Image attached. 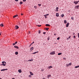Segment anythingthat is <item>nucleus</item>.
<instances>
[{"mask_svg": "<svg viewBox=\"0 0 79 79\" xmlns=\"http://www.w3.org/2000/svg\"><path fill=\"white\" fill-rule=\"evenodd\" d=\"M62 53H59L58 54V55H61Z\"/></svg>", "mask_w": 79, "mask_h": 79, "instance_id": "24", "label": "nucleus"}, {"mask_svg": "<svg viewBox=\"0 0 79 79\" xmlns=\"http://www.w3.org/2000/svg\"><path fill=\"white\" fill-rule=\"evenodd\" d=\"M48 77H50V76H51V75H48Z\"/></svg>", "mask_w": 79, "mask_h": 79, "instance_id": "36", "label": "nucleus"}, {"mask_svg": "<svg viewBox=\"0 0 79 79\" xmlns=\"http://www.w3.org/2000/svg\"><path fill=\"white\" fill-rule=\"evenodd\" d=\"M33 61V59H31V61Z\"/></svg>", "mask_w": 79, "mask_h": 79, "instance_id": "38", "label": "nucleus"}, {"mask_svg": "<svg viewBox=\"0 0 79 79\" xmlns=\"http://www.w3.org/2000/svg\"><path fill=\"white\" fill-rule=\"evenodd\" d=\"M48 40H49L50 39V38H49V37H48Z\"/></svg>", "mask_w": 79, "mask_h": 79, "instance_id": "39", "label": "nucleus"}, {"mask_svg": "<svg viewBox=\"0 0 79 79\" xmlns=\"http://www.w3.org/2000/svg\"><path fill=\"white\" fill-rule=\"evenodd\" d=\"M63 59H64V60H66V58H63Z\"/></svg>", "mask_w": 79, "mask_h": 79, "instance_id": "47", "label": "nucleus"}, {"mask_svg": "<svg viewBox=\"0 0 79 79\" xmlns=\"http://www.w3.org/2000/svg\"><path fill=\"white\" fill-rule=\"evenodd\" d=\"M75 68H79V65H78L77 66H75Z\"/></svg>", "mask_w": 79, "mask_h": 79, "instance_id": "20", "label": "nucleus"}, {"mask_svg": "<svg viewBox=\"0 0 79 79\" xmlns=\"http://www.w3.org/2000/svg\"><path fill=\"white\" fill-rule=\"evenodd\" d=\"M12 79H15V78H12Z\"/></svg>", "mask_w": 79, "mask_h": 79, "instance_id": "58", "label": "nucleus"}, {"mask_svg": "<svg viewBox=\"0 0 79 79\" xmlns=\"http://www.w3.org/2000/svg\"><path fill=\"white\" fill-rule=\"evenodd\" d=\"M41 31H40H40H39L38 32H39V34H40Z\"/></svg>", "mask_w": 79, "mask_h": 79, "instance_id": "30", "label": "nucleus"}, {"mask_svg": "<svg viewBox=\"0 0 79 79\" xmlns=\"http://www.w3.org/2000/svg\"><path fill=\"white\" fill-rule=\"evenodd\" d=\"M43 34H46V32H43Z\"/></svg>", "mask_w": 79, "mask_h": 79, "instance_id": "43", "label": "nucleus"}, {"mask_svg": "<svg viewBox=\"0 0 79 79\" xmlns=\"http://www.w3.org/2000/svg\"><path fill=\"white\" fill-rule=\"evenodd\" d=\"M31 46V44L30 45V46H29V47H30Z\"/></svg>", "mask_w": 79, "mask_h": 79, "instance_id": "57", "label": "nucleus"}, {"mask_svg": "<svg viewBox=\"0 0 79 79\" xmlns=\"http://www.w3.org/2000/svg\"><path fill=\"white\" fill-rule=\"evenodd\" d=\"M18 16V15H14L13 16L14 18H15V17H17V16Z\"/></svg>", "mask_w": 79, "mask_h": 79, "instance_id": "13", "label": "nucleus"}, {"mask_svg": "<svg viewBox=\"0 0 79 79\" xmlns=\"http://www.w3.org/2000/svg\"><path fill=\"white\" fill-rule=\"evenodd\" d=\"M34 8H37V7L36 6H34Z\"/></svg>", "mask_w": 79, "mask_h": 79, "instance_id": "35", "label": "nucleus"}, {"mask_svg": "<svg viewBox=\"0 0 79 79\" xmlns=\"http://www.w3.org/2000/svg\"><path fill=\"white\" fill-rule=\"evenodd\" d=\"M58 9H59L58 7H56V10L57 11H58Z\"/></svg>", "mask_w": 79, "mask_h": 79, "instance_id": "17", "label": "nucleus"}, {"mask_svg": "<svg viewBox=\"0 0 79 79\" xmlns=\"http://www.w3.org/2000/svg\"><path fill=\"white\" fill-rule=\"evenodd\" d=\"M46 26H50V25L49 24H46L45 25Z\"/></svg>", "mask_w": 79, "mask_h": 79, "instance_id": "11", "label": "nucleus"}, {"mask_svg": "<svg viewBox=\"0 0 79 79\" xmlns=\"http://www.w3.org/2000/svg\"><path fill=\"white\" fill-rule=\"evenodd\" d=\"M38 5L39 6H40L42 5V4H38Z\"/></svg>", "mask_w": 79, "mask_h": 79, "instance_id": "25", "label": "nucleus"}, {"mask_svg": "<svg viewBox=\"0 0 79 79\" xmlns=\"http://www.w3.org/2000/svg\"><path fill=\"white\" fill-rule=\"evenodd\" d=\"M44 16H45V18H47V16L46 15H44Z\"/></svg>", "mask_w": 79, "mask_h": 79, "instance_id": "27", "label": "nucleus"}, {"mask_svg": "<svg viewBox=\"0 0 79 79\" xmlns=\"http://www.w3.org/2000/svg\"><path fill=\"white\" fill-rule=\"evenodd\" d=\"M15 48H18V47L17 46H14Z\"/></svg>", "mask_w": 79, "mask_h": 79, "instance_id": "10", "label": "nucleus"}, {"mask_svg": "<svg viewBox=\"0 0 79 79\" xmlns=\"http://www.w3.org/2000/svg\"><path fill=\"white\" fill-rule=\"evenodd\" d=\"M1 34H2V32H1L0 33V35H1Z\"/></svg>", "mask_w": 79, "mask_h": 79, "instance_id": "49", "label": "nucleus"}, {"mask_svg": "<svg viewBox=\"0 0 79 79\" xmlns=\"http://www.w3.org/2000/svg\"><path fill=\"white\" fill-rule=\"evenodd\" d=\"M38 52H39L37 51L32 53V54H35V53H38Z\"/></svg>", "mask_w": 79, "mask_h": 79, "instance_id": "12", "label": "nucleus"}, {"mask_svg": "<svg viewBox=\"0 0 79 79\" xmlns=\"http://www.w3.org/2000/svg\"><path fill=\"white\" fill-rule=\"evenodd\" d=\"M23 2H26V0H23Z\"/></svg>", "mask_w": 79, "mask_h": 79, "instance_id": "44", "label": "nucleus"}, {"mask_svg": "<svg viewBox=\"0 0 79 79\" xmlns=\"http://www.w3.org/2000/svg\"><path fill=\"white\" fill-rule=\"evenodd\" d=\"M74 3H75V4H77L78 3V1H75L74 2Z\"/></svg>", "mask_w": 79, "mask_h": 79, "instance_id": "9", "label": "nucleus"}, {"mask_svg": "<svg viewBox=\"0 0 79 79\" xmlns=\"http://www.w3.org/2000/svg\"><path fill=\"white\" fill-rule=\"evenodd\" d=\"M7 70H8V69H2L1 71H7Z\"/></svg>", "mask_w": 79, "mask_h": 79, "instance_id": "3", "label": "nucleus"}, {"mask_svg": "<svg viewBox=\"0 0 79 79\" xmlns=\"http://www.w3.org/2000/svg\"><path fill=\"white\" fill-rule=\"evenodd\" d=\"M69 23H67L66 25V27H68V26H69Z\"/></svg>", "mask_w": 79, "mask_h": 79, "instance_id": "5", "label": "nucleus"}, {"mask_svg": "<svg viewBox=\"0 0 79 79\" xmlns=\"http://www.w3.org/2000/svg\"><path fill=\"white\" fill-rule=\"evenodd\" d=\"M64 23L65 24H66L67 23V21L66 20H64Z\"/></svg>", "mask_w": 79, "mask_h": 79, "instance_id": "18", "label": "nucleus"}, {"mask_svg": "<svg viewBox=\"0 0 79 79\" xmlns=\"http://www.w3.org/2000/svg\"><path fill=\"white\" fill-rule=\"evenodd\" d=\"M30 73L31 76H33L34 75V74H33L31 72H30Z\"/></svg>", "mask_w": 79, "mask_h": 79, "instance_id": "6", "label": "nucleus"}, {"mask_svg": "<svg viewBox=\"0 0 79 79\" xmlns=\"http://www.w3.org/2000/svg\"><path fill=\"white\" fill-rule=\"evenodd\" d=\"M16 2H18V0H15Z\"/></svg>", "mask_w": 79, "mask_h": 79, "instance_id": "48", "label": "nucleus"}, {"mask_svg": "<svg viewBox=\"0 0 79 79\" xmlns=\"http://www.w3.org/2000/svg\"><path fill=\"white\" fill-rule=\"evenodd\" d=\"M71 64H72L71 63H69V66H71Z\"/></svg>", "mask_w": 79, "mask_h": 79, "instance_id": "26", "label": "nucleus"}, {"mask_svg": "<svg viewBox=\"0 0 79 79\" xmlns=\"http://www.w3.org/2000/svg\"><path fill=\"white\" fill-rule=\"evenodd\" d=\"M18 72L19 73H21V72H22V71H21V69H19L18 70Z\"/></svg>", "mask_w": 79, "mask_h": 79, "instance_id": "8", "label": "nucleus"}, {"mask_svg": "<svg viewBox=\"0 0 79 79\" xmlns=\"http://www.w3.org/2000/svg\"><path fill=\"white\" fill-rule=\"evenodd\" d=\"M21 15H23V14H21Z\"/></svg>", "mask_w": 79, "mask_h": 79, "instance_id": "54", "label": "nucleus"}, {"mask_svg": "<svg viewBox=\"0 0 79 79\" xmlns=\"http://www.w3.org/2000/svg\"><path fill=\"white\" fill-rule=\"evenodd\" d=\"M43 79H44V78H43Z\"/></svg>", "mask_w": 79, "mask_h": 79, "instance_id": "61", "label": "nucleus"}, {"mask_svg": "<svg viewBox=\"0 0 79 79\" xmlns=\"http://www.w3.org/2000/svg\"><path fill=\"white\" fill-rule=\"evenodd\" d=\"M33 49H34V47H32L31 48L30 50H33Z\"/></svg>", "mask_w": 79, "mask_h": 79, "instance_id": "23", "label": "nucleus"}, {"mask_svg": "<svg viewBox=\"0 0 79 79\" xmlns=\"http://www.w3.org/2000/svg\"><path fill=\"white\" fill-rule=\"evenodd\" d=\"M18 43V42L16 41L15 42V44H17Z\"/></svg>", "mask_w": 79, "mask_h": 79, "instance_id": "42", "label": "nucleus"}, {"mask_svg": "<svg viewBox=\"0 0 79 79\" xmlns=\"http://www.w3.org/2000/svg\"><path fill=\"white\" fill-rule=\"evenodd\" d=\"M28 77H31V75H29L28 76Z\"/></svg>", "mask_w": 79, "mask_h": 79, "instance_id": "34", "label": "nucleus"}, {"mask_svg": "<svg viewBox=\"0 0 79 79\" xmlns=\"http://www.w3.org/2000/svg\"><path fill=\"white\" fill-rule=\"evenodd\" d=\"M0 79H2V78H0Z\"/></svg>", "mask_w": 79, "mask_h": 79, "instance_id": "60", "label": "nucleus"}, {"mask_svg": "<svg viewBox=\"0 0 79 79\" xmlns=\"http://www.w3.org/2000/svg\"><path fill=\"white\" fill-rule=\"evenodd\" d=\"M54 35H56V34H54Z\"/></svg>", "mask_w": 79, "mask_h": 79, "instance_id": "56", "label": "nucleus"}, {"mask_svg": "<svg viewBox=\"0 0 79 79\" xmlns=\"http://www.w3.org/2000/svg\"><path fill=\"white\" fill-rule=\"evenodd\" d=\"M46 30V31H48V29H49V28H45Z\"/></svg>", "mask_w": 79, "mask_h": 79, "instance_id": "16", "label": "nucleus"}, {"mask_svg": "<svg viewBox=\"0 0 79 79\" xmlns=\"http://www.w3.org/2000/svg\"><path fill=\"white\" fill-rule=\"evenodd\" d=\"M32 44H33L32 43L31 44V45H32Z\"/></svg>", "mask_w": 79, "mask_h": 79, "instance_id": "51", "label": "nucleus"}, {"mask_svg": "<svg viewBox=\"0 0 79 79\" xmlns=\"http://www.w3.org/2000/svg\"><path fill=\"white\" fill-rule=\"evenodd\" d=\"M71 19L72 20H74V17H72L71 18Z\"/></svg>", "mask_w": 79, "mask_h": 79, "instance_id": "29", "label": "nucleus"}, {"mask_svg": "<svg viewBox=\"0 0 79 79\" xmlns=\"http://www.w3.org/2000/svg\"><path fill=\"white\" fill-rule=\"evenodd\" d=\"M78 37L79 36V33H78Z\"/></svg>", "mask_w": 79, "mask_h": 79, "instance_id": "50", "label": "nucleus"}, {"mask_svg": "<svg viewBox=\"0 0 79 79\" xmlns=\"http://www.w3.org/2000/svg\"><path fill=\"white\" fill-rule=\"evenodd\" d=\"M78 37V38H79V36Z\"/></svg>", "mask_w": 79, "mask_h": 79, "instance_id": "59", "label": "nucleus"}, {"mask_svg": "<svg viewBox=\"0 0 79 79\" xmlns=\"http://www.w3.org/2000/svg\"><path fill=\"white\" fill-rule=\"evenodd\" d=\"M79 6H76L75 7V8H79Z\"/></svg>", "mask_w": 79, "mask_h": 79, "instance_id": "21", "label": "nucleus"}, {"mask_svg": "<svg viewBox=\"0 0 79 79\" xmlns=\"http://www.w3.org/2000/svg\"><path fill=\"white\" fill-rule=\"evenodd\" d=\"M64 16V14H62L61 16L62 18H63V17Z\"/></svg>", "mask_w": 79, "mask_h": 79, "instance_id": "22", "label": "nucleus"}, {"mask_svg": "<svg viewBox=\"0 0 79 79\" xmlns=\"http://www.w3.org/2000/svg\"><path fill=\"white\" fill-rule=\"evenodd\" d=\"M16 45V44H15V43L13 44V45Z\"/></svg>", "mask_w": 79, "mask_h": 79, "instance_id": "33", "label": "nucleus"}, {"mask_svg": "<svg viewBox=\"0 0 79 79\" xmlns=\"http://www.w3.org/2000/svg\"><path fill=\"white\" fill-rule=\"evenodd\" d=\"M32 44H34V42H33L32 43Z\"/></svg>", "mask_w": 79, "mask_h": 79, "instance_id": "52", "label": "nucleus"}, {"mask_svg": "<svg viewBox=\"0 0 79 79\" xmlns=\"http://www.w3.org/2000/svg\"><path fill=\"white\" fill-rule=\"evenodd\" d=\"M0 26H1V27H3V24H1L0 25Z\"/></svg>", "mask_w": 79, "mask_h": 79, "instance_id": "15", "label": "nucleus"}, {"mask_svg": "<svg viewBox=\"0 0 79 79\" xmlns=\"http://www.w3.org/2000/svg\"><path fill=\"white\" fill-rule=\"evenodd\" d=\"M28 61H31V60H28Z\"/></svg>", "mask_w": 79, "mask_h": 79, "instance_id": "40", "label": "nucleus"}, {"mask_svg": "<svg viewBox=\"0 0 79 79\" xmlns=\"http://www.w3.org/2000/svg\"><path fill=\"white\" fill-rule=\"evenodd\" d=\"M73 38H76V36H74Z\"/></svg>", "mask_w": 79, "mask_h": 79, "instance_id": "46", "label": "nucleus"}, {"mask_svg": "<svg viewBox=\"0 0 79 79\" xmlns=\"http://www.w3.org/2000/svg\"><path fill=\"white\" fill-rule=\"evenodd\" d=\"M38 27H40V26H41V25H38Z\"/></svg>", "mask_w": 79, "mask_h": 79, "instance_id": "45", "label": "nucleus"}, {"mask_svg": "<svg viewBox=\"0 0 79 79\" xmlns=\"http://www.w3.org/2000/svg\"><path fill=\"white\" fill-rule=\"evenodd\" d=\"M56 16H57V17H58V16H59V13H56Z\"/></svg>", "mask_w": 79, "mask_h": 79, "instance_id": "7", "label": "nucleus"}, {"mask_svg": "<svg viewBox=\"0 0 79 79\" xmlns=\"http://www.w3.org/2000/svg\"><path fill=\"white\" fill-rule=\"evenodd\" d=\"M60 37H58L57 38V40H60Z\"/></svg>", "mask_w": 79, "mask_h": 79, "instance_id": "32", "label": "nucleus"}, {"mask_svg": "<svg viewBox=\"0 0 79 79\" xmlns=\"http://www.w3.org/2000/svg\"><path fill=\"white\" fill-rule=\"evenodd\" d=\"M70 38H71V35L69 37V39H70Z\"/></svg>", "mask_w": 79, "mask_h": 79, "instance_id": "41", "label": "nucleus"}, {"mask_svg": "<svg viewBox=\"0 0 79 79\" xmlns=\"http://www.w3.org/2000/svg\"><path fill=\"white\" fill-rule=\"evenodd\" d=\"M53 68L52 66H50L49 67H48V68H49V69H50V68Z\"/></svg>", "mask_w": 79, "mask_h": 79, "instance_id": "14", "label": "nucleus"}, {"mask_svg": "<svg viewBox=\"0 0 79 79\" xmlns=\"http://www.w3.org/2000/svg\"><path fill=\"white\" fill-rule=\"evenodd\" d=\"M20 4H23V2H20Z\"/></svg>", "mask_w": 79, "mask_h": 79, "instance_id": "31", "label": "nucleus"}, {"mask_svg": "<svg viewBox=\"0 0 79 79\" xmlns=\"http://www.w3.org/2000/svg\"><path fill=\"white\" fill-rule=\"evenodd\" d=\"M46 16H48V15H49V14H47L46 15H45Z\"/></svg>", "mask_w": 79, "mask_h": 79, "instance_id": "37", "label": "nucleus"}, {"mask_svg": "<svg viewBox=\"0 0 79 79\" xmlns=\"http://www.w3.org/2000/svg\"><path fill=\"white\" fill-rule=\"evenodd\" d=\"M15 29H19V27L17 25H16L15 27Z\"/></svg>", "mask_w": 79, "mask_h": 79, "instance_id": "4", "label": "nucleus"}, {"mask_svg": "<svg viewBox=\"0 0 79 79\" xmlns=\"http://www.w3.org/2000/svg\"><path fill=\"white\" fill-rule=\"evenodd\" d=\"M74 34H75V33H73V35H74Z\"/></svg>", "mask_w": 79, "mask_h": 79, "instance_id": "53", "label": "nucleus"}, {"mask_svg": "<svg viewBox=\"0 0 79 79\" xmlns=\"http://www.w3.org/2000/svg\"><path fill=\"white\" fill-rule=\"evenodd\" d=\"M15 55H18V52H15Z\"/></svg>", "mask_w": 79, "mask_h": 79, "instance_id": "19", "label": "nucleus"}, {"mask_svg": "<svg viewBox=\"0 0 79 79\" xmlns=\"http://www.w3.org/2000/svg\"><path fill=\"white\" fill-rule=\"evenodd\" d=\"M66 66L67 67L69 66V64H66Z\"/></svg>", "mask_w": 79, "mask_h": 79, "instance_id": "28", "label": "nucleus"}, {"mask_svg": "<svg viewBox=\"0 0 79 79\" xmlns=\"http://www.w3.org/2000/svg\"><path fill=\"white\" fill-rule=\"evenodd\" d=\"M2 65H3V66H6V63L5 61H3L2 62Z\"/></svg>", "mask_w": 79, "mask_h": 79, "instance_id": "1", "label": "nucleus"}, {"mask_svg": "<svg viewBox=\"0 0 79 79\" xmlns=\"http://www.w3.org/2000/svg\"><path fill=\"white\" fill-rule=\"evenodd\" d=\"M55 54V52L53 51L52 52H51L50 53V55H54Z\"/></svg>", "mask_w": 79, "mask_h": 79, "instance_id": "2", "label": "nucleus"}, {"mask_svg": "<svg viewBox=\"0 0 79 79\" xmlns=\"http://www.w3.org/2000/svg\"><path fill=\"white\" fill-rule=\"evenodd\" d=\"M68 39H69V38H67V40H68Z\"/></svg>", "mask_w": 79, "mask_h": 79, "instance_id": "55", "label": "nucleus"}]
</instances>
